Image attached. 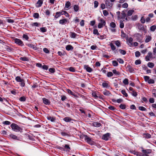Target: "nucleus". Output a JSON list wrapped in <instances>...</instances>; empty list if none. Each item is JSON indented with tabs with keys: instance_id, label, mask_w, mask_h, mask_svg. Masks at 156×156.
<instances>
[{
	"instance_id": "1",
	"label": "nucleus",
	"mask_w": 156,
	"mask_h": 156,
	"mask_svg": "<svg viewBox=\"0 0 156 156\" xmlns=\"http://www.w3.org/2000/svg\"><path fill=\"white\" fill-rule=\"evenodd\" d=\"M115 0H106L105 1V4L106 7L108 9H111L112 8V7L114 3Z\"/></svg>"
},
{
	"instance_id": "2",
	"label": "nucleus",
	"mask_w": 156,
	"mask_h": 156,
	"mask_svg": "<svg viewBox=\"0 0 156 156\" xmlns=\"http://www.w3.org/2000/svg\"><path fill=\"white\" fill-rule=\"evenodd\" d=\"M12 129L14 131L18 132L20 131L22 129L17 124L12 123L10 126Z\"/></svg>"
},
{
	"instance_id": "3",
	"label": "nucleus",
	"mask_w": 156,
	"mask_h": 156,
	"mask_svg": "<svg viewBox=\"0 0 156 156\" xmlns=\"http://www.w3.org/2000/svg\"><path fill=\"white\" fill-rule=\"evenodd\" d=\"M98 20L99 21L98 25V27L99 28H102L105 25L106 22L103 19L99 17Z\"/></svg>"
},
{
	"instance_id": "4",
	"label": "nucleus",
	"mask_w": 156,
	"mask_h": 156,
	"mask_svg": "<svg viewBox=\"0 0 156 156\" xmlns=\"http://www.w3.org/2000/svg\"><path fill=\"white\" fill-rule=\"evenodd\" d=\"M14 41L16 44L20 46H22L24 45L23 42L19 39L15 38L14 39Z\"/></svg>"
},
{
	"instance_id": "5",
	"label": "nucleus",
	"mask_w": 156,
	"mask_h": 156,
	"mask_svg": "<svg viewBox=\"0 0 156 156\" xmlns=\"http://www.w3.org/2000/svg\"><path fill=\"white\" fill-rule=\"evenodd\" d=\"M85 140L87 141V142L89 144L91 145L93 144V142L91 140L90 138L87 136V135H84Z\"/></svg>"
},
{
	"instance_id": "6",
	"label": "nucleus",
	"mask_w": 156,
	"mask_h": 156,
	"mask_svg": "<svg viewBox=\"0 0 156 156\" xmlns=\"http://www.w3.org/2000/svg\"><path fill=\"white\" fill-rule=\"evenodd\" d=\"M134 36L135 37L136 39L137 40V41L139 42H141L142 36L141 34L138 33L135 34Z\"/></svg>"
},
{
	"instance_id": "7",
	"label": "nucleus",
	"mask_w": 156,
	"mask_h": 156,
	"mask_svg": "<svg viewBox=\"0 0 156 156\" xmlns=\"http://www.w3.org/2000/svg\"><path fill=\"white\" fill-rule=\"evenodd\" d=\"M133 39L132 37H129L126 40V42L128 45L130 47L133 46Z\"/></svg>"
},
{
	"instance_id": "8",
	"label": "nucleus",
	"mask_w": 156,
	"mask_h": 156,
	"mask_svg": "<svg viewBox=\"0 0 156 156\" xmlns=\"http://www.w3.org/2000/svg\"><path fill=\"white\" fill-rule=\"evenodd\" d=\"M110 134L108 133L102 136V139L105 140H108L110 138Z\"/></svg>"
},
{
	"instance_id": "9",
	"label": "nucleus",
	"mask_w": 156,
	"mask_h": 156,
	"mask_svg": "<svg viewBox=\"0 0 156 156\" xmlns=\"http://www.w3.org/2000/svg\"><path fill=\"white\" fill-rule=\"evenodd\" d=\"M66 91L69 94H70L71 95L74 96L75 98H78V97L75 94L72 92L71 90H70L69 89H66Z\"/></svg>"
},
{
	"instance_id": "10",
	"label": "nucleus",
	"mask_w": 156,
	"mask_h": 156,
	"mask_svg": "<svg viewBox=\"0 0 156 156\" xmlns=\"http://www.w3.org/2000/svg\"><path fill=\"white\" fill-rule=\"evenodd\" d=\"M152 57V53L151 52H148L147 55L146 56L145 58L147 61H149L150 60V58Z\"/></svg>"
},
{
	"instance_id": "11",
	"label": "nucleus",
	"mask_w": 156,
	"mask_h": 156,
	"mask_svg": "<svg viewBox=\"0 0 156 156\" xmlns=\"http://www.w3.org/2000/svg\"><path fill=\"white\" fill-rule=\"evenodd\" d=\"M31 27H39L40 26V23L37 22H32L30 24Z\"/></svg>"
},
{
	"instance_id": "12",
	"label": "nucleus",
	"mask_w": 156,
	"mask_h": 156,
	"mask_svg": "<svg viewBox=\"0 0 156 156\" xmlns=\"http://www.w3.org/2000/svg\"><path fill=\"white\" fill-rule=\"evenodd\" d=\"M142 152L145 155H147V154H149L151 153V151L150 149L147 150H143Z\"/></svg>"
},
{
	"instance_id": "13",
	"label": "nucleus",
	"mask_w": 156,
	"mask_h": 156,
	"mask_svg": "<svg viewBox=\"0 0 156 156\" xmlns=\"http://www.w3.org/2000/svg\"><path fill=\"white\" fill-rule=\"evenodd\" d=\"M27 46L33 49L36 50L38 48L37 46V45H34L32 44H27Z\"/></svg>"
},
{
	"instance_id": "14",
	"label": "nucleus",
	"mask_w": 156,
	"mask_h": 156,
	"mask_svg": "<svg viewBox=\"0 0 156 156\" xmlns=\"http://www.w3.org/2000/svg\"><path fill=\"white\" fill-rule=\"evenodd\" d=\"M43 103L46 105H49L50 104V101L47 99L43 98L42 99Z\"/></svg>"
},
{
	"instance_id": "15",
	"label": "nucleus",
	"mask_w": 156,
	"mask_h": 156,
	"mask_svg": "<svg viewBox=\"0 0 156 156\" xmlns=\"http://www.w3.org/2000/svg\"><path fill=\"white\" fill-rule=\"evenodd\" d=\"M67 22L68 20L66 19H61L59 21V23L62 25H64Z\"/></svg>"
},
{
	"instance_id": "16",
	"label": "nucleus",
	"mask_w": 156,
	"mask_h": 156,
	"mask_svg": "<svg viewBox=\"0 0 156 156\" xmlns=\"http://www.w3.org/2000/svg\"><path fill=\"white\" fill-rule=\"evenodd\" d=\"M70 5L71 3L69 2H66L65 5V9L66 10L69 9Z\"/></svg>"
},
{
	"instance_id": "17",
	"label": "nucleus",
	"mask_w": 156,
	"mask_h": 156,
	"mask_svg": "<svg viewBox=\"0 0 156 156\" xmlns=\"http://www.w3.org/2000/svg\"><path fill=\"white\" fill-rule=\"evenodd\" d=\"M84 68L85 69H86V70L87 72L89 73H90L92 71V69L91 68H90L88 66L84 65Z\"/></svg>"
},
{
	"instance_id": "18",
	"label": "nucleus",
	"mask_w": 156,
	"mask_h": 156,
	"mask_svg": "<svg viewBox=\"0 0 156 156\" xmlns=\"http://www.w3.org/2000/svg\"><path fill=\"white\" fill-rule=\"evenodd\" d=\"M151 39L152 37L151 36L146 35L145 37V42L146 43H148L151 41Z\"/></svg>"
},
{
	"instance_id": "19",
	"label": "nucleus",
	"mask_w": 156,
	"mask_h": 156,
	"mask_svg": "<svg viewBox=\"0 0 156 156\" xmlns=\"http://www.w3.org/2000/svg\"><path fill=\"white\" fill-rule=\"evenodd\" d=\"M62 11H61L56 12L55 13V19H57L62 15Z\"/></svg>"
},
{
	"instance_id": "20",
	"label": "nucleus",
	"mask_w": 156,
	"mask_h": 156,
	"mask_svg": "<svg viewBox=\"0 0 156 156\" xmlns=\"http://www.w3.org/2000/svg\"><path fill=\"white\" fill-rule=\"evenodd\" d=\"M112 42H114L115 45L118 47H120L121 46V43L119 41H112Z\"/></svg>"
},
{
	"instance_id": "21",
	"label": "nucleus",
	"mask_w": 156,
	"mask_h": 156,
	"mask_svg": "<svg viewBox=\"0 0 156 156\" xmlns=\"http://www.w3.org/2000/svg\"><path fill=\"white\" fill-rule=\"evenodd\" d=\"M127 68L130 73H133L134 71V69L130 66H127Z\"/></svg>"
},
{
	"instance_id": "22",
	"label": "nucleus",
	"mask_w": 156,
	"mask_h": 156,
	"mask_svg": "<svg viewBox=\"0 0 156 156\" xmlns=\"http://www.w3.org/2000/svg\"><path fill=\"white\" fill-rule=\"evenodd\" d=\"M103 94L106 96H109L111 94L110 92L106 90H105L103 92Z\"/></svg>"
},
{
	"instance_id": "23",
	"label": "nucleus",
	"mask_w": 156,
	"mask_h": 156,
	"mask_svg": "<svg viewBox=\"0 0 156 156\" xmlns=\"http://www.w3.org/2000/svg\"><path fill=\"white\" fill-rule=\"evenodd\" d=\"M108 82H104L102 84V86L104 88H108L110 87V85L108 84Z\"/></svg>"
},
{
	"instance_id": "24",
	"label": "nucleus",
	"mask_w": 156,
	"mask_h": 156,
	"mask_svg": "<svg viewBox=\"0 0 156 156\" xmlns=\"http://www.w3.org/2000/svg\"><path fill=\"white\" fill-rule=\"evenodd\" d=\"M47 119L48 120H50L51 122H54L55 120V117H52L50 116L47 117Z\"/></svg>"
},
{
	"instance_id": "25",
	"label": "nucleus",
	"mask_w": 156,
	"mask_h": 156,
	"mask_svg": "<svg viewBox=\"0 0 156 156\" xmlns=\"http://www.w3.org/2000/svg\"><path fill=\"white\" fill-rule=\"evenodd\" d=\"M43 3V0H38L37 3V7H40L41 6Z\"/></svg>"
},
{
	"instance_id": "26",
	"label": "nucleus",
	"mask_w": 156,
	"mask_h": 156,
	"mask_svg": "<svg viewBox=\"0 0 156 156\" xmlns=\"http://www.w3.org/2000/svg\"><path fill=\"white\" fill-rule=\"evenodd\" d=\"M70 36L71 38H74L76 37V34L74 32H70Z\"/></svg>"
},
{
	"instance_id": "27",
	"label": "nucleus",
	"mask_w": 156,
	"mask_h": 156,
	"mask_svg": "<svg viewBox=\"0 0 156 156\" xmlns=\"http://www.w3.org/2000/svg\"><path fill=\"white\" fill-rule=\"evenodd\" d=\"M66 49L67 51L72 50L73 49V47L71 45H68L66 46Z\"/></svg>"
},
{
	"instance_id": "28",
	"label": "nucleus",
	"mask_w": 156,
	"mask_h": 156,
	"mask_svg": "<svg viewBox=\"0 0 156 156\" xmlns=\"http://www.w3.org/2000/svg\"><path fill=\"white\" fill-rule=\"evenodd\" d=\"M109 45L111 48V50L112 51H114L115 50L116 47L114 45V44L112 43V42L110 43Z\"/></svg>"
},
{
	"instance_id": "29",
	"label": "nucleus",
	"mask_w": 156,
	"mask_h": 156,
	"mask_svg": "<svg viewBox=\"0 0 156 156\" xmlns=\"http://www.w3.org/2000/svg\"><path fill=\"white\" fill-rule=\"evenodd\" d=\"M9 137L12 139L15 140H19L18 138L15 135L13 134H10L9 135Z\"/></svg>"
},
{
	"instance_id": "30",
	"label": "nucleus",
	"mask_w": 156,
	"mask_h": 156,
	"mask_svg": "<svg viewBox=\"0 0 156 156\" xmlns=\"http://www.w3.org/2000/svg\"><path fill=\"white\" fill-rule=\"evenodd\" d=\"M134 12V10H130L127 12V15L128 16H131Z\"/></svg>"
},
{
	"instance_id": "31",
	"label": "nucleus",
	"mask_w": 156,
	"mask_h": 156,
	"mask_svg": "<svg viewBox=\"0 0 156 156\" xmlns=\"http://www.w3.org/2000/svg\"><path fill=\"white\" fill-rule=\"evenodd\" d=\"M93 125L96 127H98L101 126V124L98 122H94L93 123Z\"/></svg>"
},
{
	"instance_id": "32",
	"label": "nucleus",
	"mask_w": 156,
	"mask_h": 156,
	"mask_svg": "<svg viewBox=\"0 0 156 156\" xmlns=\"http://www.w3.org/2000/svg\"><path fill=\"white\" fill-rule=\"evenodd\" d=\"M15 80L17 82H20L22 81L23 79H21L19 76H17L15 78Z\"/></svg>"
},
{
	"instance_id": "33",
	"label": "nucleus",
	"mask_w": 156,
	"mask_h": 156,
	"mask_svg": "<svg viewBox=\"0 0 156 156\" xmlns=\"http://www.w3.org/2000/svg\"><path fill=\"white\" fill-rule=\"evenodd\" d=\"M73 9L75 12H77L79 10V6L77 5H75L73 6Z\"/></svg>"
},
{
	"instance_id": "34",
	"label": "nucleus",
	"mask_w": 156,
	"mask_h": 156,
	"mask_svg": "<svg viewBox=\"0 0 156 156\" xmlns=\"http://www.w3.org/2000/svg\"><path fill=\"white\" fill-rule=\"evenodd\" d=\"M112 72L115 75H119L120 74V73L117 71L116 69H113L112 70Z\"/></svg>"
},
{
	"instance_id": "35",
	"label": "nucleus",
	"mask_w": 156,
	"mask_h": 156,
	"mask_svg": "<svg viewBox=\"0 0 156 156\" xmlns=\"http://www.w3.org/2000/svg\"><path fill=\"white\" fill-rule=\"evenodd\" d=\"M147 66L149 68H152L154 66V64L152 62H149L147 64Z\"/></svg>"
},
{
	"instance_id": "36",
	"label": "nucleus",
	"mask_w": 156,
	"mask_h": 156,
	"mask_svg": "<svg viewBox=\"0 0 156 156\" xmlns=\"http://www.w3.org/2000/svg\"><path fill=\"white\" fill-rule=\"evenodd\" d=\"M68 70H69L70 72H75L76 71L75 68L73 67H70L69 68H68Z\"/></svg>"
},
{
	"instance_id": "37",
	"label": "nucleus",
	"mask_w": 156,
	"mask_h": 156,
	"mask_svg": "<svg viewBox=\"0 0 156 156\" xmlns=\"http://www.w3.org/2000/svg\"><path fill=\"white\" fill-rule=\"evenodd\" d=\"M92 95L93 97L95 98H98L97 94L96 92L93 91L92 93Z\"/></svg>"
},
{
	"instance_id": "38",
	"label": "nucleus",
	"mask_w": 156,
	"mask_h": 156,
	"mask_svg": "<svg viewBox=\"0 0 156 156\" xmlns=\"http://www.w3.org/2000/svg\"><path fill=\"white\" fill-rule=\"evenodd\" d=\"M156 29V26L153 25L151 27L150 30L151 31L154 32Z\"/></svg>"
},
{
	"instance_id": "39",
	"label": "nucleus",
	"mask_w": 156,
	"mask_h": 156,
	"mask_svg": "<svg viewBox=\"0 0 156 156\" xmlns=\"http://www.w3.org/2000/svg\"><path fill=\"white\" fill-rule=\"evenodd\" d=\"M63 120L66 122H70L71 121V119L69 117H65Z\"/></svg>"
},
{
	"instance_id": "40",
	"label": "nucleus",
	"mask_w": 156,
	"mask_h": 156,
	"mask_svg": "<svg viewBox=\"0 0 156 156\" xmlns=\"http://www.w3.org/2000/svg\"><path fill=\"white\" fill-rule=\"evenodd\" d=\"M93 33L95 35H97L98 36L100 35V34L97 29H94L93 31Z\"/></svg>"
},
{
	"instance_id": "41",
	"label": "nucleus",
	"mask_w": 156,
	"mask_h": 156,
	"mask_svg": "<svg viewBox=\"0 0 156 156\" xmlns=\"http://www.w3.org/2000/svg\"><path fill=\"white\" fill-rule=\"evenodd\" d=\"M119 26L121 28H122L124 27V23L122 20H120L119 22Z\"/></svg>"
},
{
	"instance_id": "42",
	"label": "nucleus",
	"mask_w": 156,
	"mask_h": 156,
	"mask_svg": "<svg viewBox=\"0 0 156 156\" xmlns=\"http://www.w3.org/2000/svg\"><path fill=\"white\" fill-rule=\"evenodd\" d=\"M128 81L129 80L128 79L125 78L123 80V83L125 85H128L129 84Z\"/></svg>"
},
{
	"instance_id": "43",
	"label": "nucleus",
	"mask_w": 156,
	"mask_h": 156,
	"mask_svg": "<svg viewBox=\"0 0 156 156\" xmlns=\"http://www.w3.org/2000/svg\"><path fill=\"white\" fill-rule=\"evenodd\" d=\"M144 137L147 138H150L151 137V135L149 133H144Z\"/></svg>"
},
{
	"instance_id": "44",
	"label": "nucleus",
	"mask_w": 156,
	"mask_h": 156,
	"mask_svg": "<svg viewBox=\"0 0 156 156\" xmlns=\"http://www.w3.org/2000/svg\"><path fill=\"white\" fill-rule=\"evenodd\" d=\"M116 14L117 16V19L119 20H120L121 19L120 12L118 11L116 12Z\"/></svg>"
},
{
	"instance_id": "45",
	"label": "nucleus",
	"mask_w": 156,
	"mask_h": 156,
	"mask_svg": "<svg viewBox=\"0 0 156 156\" xmlns=\"http://www.w3.org/2000/svg\"><path fill=\"white\" fill-rule=\"evenodd\" d=\"M141 111H146L147 109L143 106H140L138 108Z\"/></svg>"
},
{
	"instance_id": "46",
	"label": "nucleus",
	"mask_w": 156,
	"mask_h": 156,
	"mask_svg": "<svg viewBox=\"0 0 156 156\" xmlns=\"http://www.w3.org/2000/svg\"><path fill=\"white\" fill-rule=\"evenodd\" d=\"M33 17L35 18H38L39 17V15L38 13H34L33 14Z\"/></svg>"
},
{
	"instance_id": "47",
	"label": "nucleus",
	"mask_w": 156,
	"mask_h": 156,
	"mask_svg": "<svg viewBox=\"0 0 156 156\" xmlns=\"http://www.w3.org/2000/svg\"><path fill=\"white\" fill-rule=\"evenodd\" d=\"M41 31L43 33L47 31V29L45 27H41L40 28Z\"/></svg>"
},
{
	"instance_id": "48",
	"label": "nucleus",
	"mask_w": 156,
	"mask_h": 156,
	"mask_svg": "<svg viewBox=\"0 0 156 156\" xmlns=\"http://www.w3.org/2000/svg\"><path fill=\"white\" fill-rule=\"evenodd\" d=\"M121 92L125 97H126L128 96V94L126 93L125 90H122L121 91Z\"/></svg>"
},
{
	"instance_id": "49",
	"label": "nucleus",
	"mask_w": 156,
	"mask_h": 156,
	"mask_svg": "<svg viewBox=\"0 0 156 156\" xmlns=\"http://www.w3.org/2000/svg\"><path fill=\"white\" fill-rule=\"evenodd\" d=\"M110 26L112 28H115L116 27V24L114 22H112L110 23Z\"/></svg>"
},
{
	"instance_id": "50",
	"label": "nucleus",
	"mask_w": 156,
	"mask_h": 156,
	"mask_svg": "<svg viewBox=\"0 0 156 156\" xmlns=\"http://www.w3.org/2000/svg\"><path fill=\"white\" fill-rule=\"evenodd\" d=\"M112 64L114 66H116L118 65L117 62L115 60H114L112 62Z\"/></svg>"
},
{
	"instance_id": "51",
	"label": "nucleus",
	"mask_w": 156,
	"mask_h": 156,
	"mask_svg": "<svg viewBox=\"0 0 156 156\" xmlns=\"http://www.w3.org/2000/svg\"><path fill=\"white\" fill-rule=\"evenodd\" d=\"M147 83L149 84H154V81L153 79H150Z\"/></svg>"
},
{
	"instance_id": "52",
	"label": "nucleus",
	"mask_w": 156,
	"mask_h": 156,
	"mask_svg": "<svg viewBox=\"0 0 156 156\" xmlns=\"http://www.w3.org/2000/svg\"><path fill=\"white\" fill-rule=\"evenodd\" d=\"M144 79L146 82H147L150 79L149 76H144Z\"/></svg>"
},
{
	"instance_id": "53",
	"label": "nucleus",
	"mask_w": 156,
	"mask_h": 156,
	"mask_svg": "<svg viewBox=\"0 0 156 156\" xmlns=\"http://www.w3.org/2000/svg\"><path fill=\"white\" fill-rule=\"evenodd\" d=\"M126 17V13H123V12L122 13V16L121 17V19L122 20L124 19Z\"/></svg>"
},
{
	"instance_id": "54",
	"label": "nucleus",
	"mask_w": 156,
	"mask_h": 156,
	"mask_svg": "<svg viewBox=\"0 0 156 156\" xmlns=\"http://www.w3.org/2000/svg\"><path fill=\"white\" fill-rule=\"evenodd\" d=\"M107 76L108 77H110L112 76H113V74L112 72H109L108 73Z\"/></svg>"
},
{
	"instance_id": "55",
	"label": "nucleus",
	"mask_w": 156,
	"mask_h": 156,
	"mask_svg": "<svg viewBox=\"0 0 156 156\" xmlns=\"http://www.w3.org/2000/svg\"><path fill=\"white\" fill-rule=\"evenodd\" d=\"M120 108L122 109H125L126 108V106L125 105L121 104L119 106Z\"/></svg>"
},
{
	"instance_id": "56",
	"label": "nucleus",
	"mask_w": 156,
	"mask_h": 156,
	"mask_svg": "<svg viewBox=\"0 0 156 156\" xmlns=\"http://www.w3.org/2000/svg\"><path fill=\"white\" fill-rule=\"evenodd\" d=\"M19 100L21 101H26V98L24 96L21 97L20 98Z\"/></svg>"
},
{
	"instance_id": "57",
	"label": "nucleus",
	"mask_w": 156,
	"mask_h": 156,
	"mask_svg": "<svg viewBox=\"0 0 156 156\" xmlns=\"http://www.w3.org/2000/svg\"><path fill=\"white\" fill-rule=\"evenodd\" d=\"M62 15L64 14L65 15L66 17H68L69 16V14L66 11H65L62 10Z\"/></svg>"
},
{
	"instance_id": "58",
	"label": "nucleus",
	"mask_w": 156,
	"mask_h": 156,
	"mask_svg": "<svg viewBox=\"0 0 156 156\" xmlns=\"http://www.w3.org/2000/svg\"><path fill=\"white\" fill-rule=\"evenodd\" d=\"M103 12L104 16H106L108 15V12L106 10H103Z\"/></svg>"
},
{
	"instance_id": "59",
	"label": "nucleus",
	"mask_w": 156,
	"mask_h": 156,
	"mask_svg": "<svg viewBox=\"0 0 156 156\" xmlns=\"http://www.w3.org/2000/svg\"><path fill=\"white\" fill-rule=\"evenodd\" d=\"M119 51H120L121 54L123 55H125L126 54V51L124 50L120 49H119Z\"/></svg>"
},
{
	"instance_id": "60",
	"label": "nucleus",
	"mask_w": 156,
	"mask_h": 156,
	"mask_svg": "<svg viewBox=\"0 0 156 156\" xmlns=\"http://www.w3.org/2000/svg\"><path fill=\"white\" fill-rule=\"evenodd\" d=\"M22 81L20 82L21 83H20V85L21 87H23L25 86V82H24V80H23Z\"/></svg>"
},
{
	"instance_id": "61",
	"label": "nucleus",
	"mask_w": 156,
	"mask_h": 156,
	"mask_svg": "<svg viewBox=\"0 0 156 156\" xmlns=\"http://www.w3.org/2000/svg\"><path fill=\"white\" fill-rule=\"evenodd\" d=\"M128 6V4L127 3H125L122 5V7L124 8H127Z\"/></svg>"
},
{
	"instance_id": "62",
	"label": "nucleus",
	"mask_w": 156,
	"mask_h": 156,
	"mask_svg": "<svg viewBox=\"0 0 156 156\" xmlns=\"http://www.w3.org/2000/svg\"><path fill=\"white\" fill-rule=\"evenodd\" d=\"M141 63V61L139 59L136 60L135 62V64L136 65L140 64Z\"/></svg>"
},
{
	"instance_id": "63",
	"label": "nucleus",
	"mask_w": 156,
	"mask_h": 156,
	"mask_svg": "<svg viewBox=\"0 0 156 156\" xmlns=\"http://www.w3.org/2000/svg\"><path fill=\"white\" fill-rule=\"evenodd\" d=\"M135 56L136 57H138L140 56V54L139 51H137L135 52Z\"/></svg>"
},
{
	"instance_id": "64",
	"label": "nucleus",
	"mask_w": 156,
	"mask_h": 156,
	"mask_svg": "<svg viewBox=\"0 0 156 156\" xmlns=\"http://www.w3.org/2000/svg\"><path fill=\"white\" fill-rule=\"evenodd\" d=\"M152 94L156 98V89H153L152 90Z\"/></svg>"
}]
</instances>
